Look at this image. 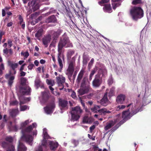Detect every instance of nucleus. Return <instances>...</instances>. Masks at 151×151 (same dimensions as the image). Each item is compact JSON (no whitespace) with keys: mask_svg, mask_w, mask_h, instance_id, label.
<instances>
[{"mask_svg":"<svg viewBox=\"0 0 151 151\" xmlns=\"http://www.w3.org/2000/svg\"><path fill=\"white\" fill-rule=\"evenodd\" d=\"M72 47L73 45L70 43L68 37L65 34H64L61 38L58 45V62L60 68L58 70L61 72L63 67L62 60L61 59L62 50L63 47Z\"/></svg>","mask_w":151,"mask_h":151,"instance_id":"f257e3e1","label":"nucleus"},{"mask_svg":"<svg viewBox=\"0 0 151 151\" xmlns=\"http://www.w3.org/2000/svg\"><path fill=\"white\" fill-rule=\"evenodd\" d=\"M130 14L133 19L137 21L143 17L144 13L143 10L140 7H134L130 10Z\"/></svg>","mask_w":151,"mask_h":151,"instance_id":"f03ea898","label":"nucleus"},{"mask_svg":"<svg viewBox=\"0 0 151 151\" xmlns=\"http://www.w3.org/2000/svg\"><path fill=\"white\" fill-rule=\"evenodd\" d=\"M33 127L31 125H29L25 128L22 130L21 132L22 134V138L27 142L29 144L31 143L33 140L32 136L27 133H29L31 132Z\"/></svg>","mask_w":151,"mask_h":151,"instance_id":"7ed1b4c3","label":"nucleus"},{"mask_svg":"<svg viewBox=\"0 0 151 151\" xmlns=\"http://www.w3.org/2000/svg\"><path fill=\"white\" fill-rule=\"evenodd\" d=\"M103 76L102 70H99L98 73L95 76L92 82V86L93 88H97L100 87L102 82V77Z\"/></svg>","mask_w":151,"mask_h":151,"instance_id":"20e7f679","label":"nucleus"},{"mask_svg":"<svg viewBox=\"0 0 151 151\" xmlns=\"http://www.w3.org/2000/svg\"><path fill=\"white\" fill-rule=\"evenodd\" d=\"M82 112V110L79 106L72 108L70 111L72 119L73 121L78 120Z\"/></svg>","mask_w":151,"mask_h":151,"instance_id":"39448f33","label":"nucleus"},{"mask_svg":"<svg viewBox=\"0 0 151 151\" xmlns=\"http://www.w3.org/2000/svg\"><path fill=\"white\" fill-rule=\"evenodd\" d=\"M31 91V88L28 85L20 87L19 92L22 95H30Z\"/></svg>","mask_w":151,"mask_h":151,"instance_id":"423d86ee","label":"nucleus"},{"mask_svg":"<svg viewBox=\"0 0 151 151\" xmlns=\"http://www.w3.org/2000/svg\"><path fill=\"white\" fill-rule=\"evenodd\" d=\"M56 82L59 86L61 87L59 89L60 90H62L64 86L63 84L65 83V78L61 75H59L58 76L56 77Z\"/></svg>","mask_w":151,"mask_h":151,"instance_id":"0eeeda50","label":"nucleus"},{"mask_svg":"<svg viewBox=\"0 0 151 151\" xmlns=\"http://www.w3.org/2000/svg\"><path fill=\"white\" fill-rule=\"evenodd\" d=\"M5 78L8 80V85L10 87H11L14 82V80L15 78V76L12 74L11 71L5 75Z\"/></svg>","mask_w":151,"mask_h":151,"instance_id":"6e6552de","label":"nucleus"},{"mask_svg":"<svg viewBox=\"0 0 151 151\" xmlns=\"http://www.w3.org/2000/svg\"><path fill=\"white\" fill-rule=\"evenodd\" d=\"M55 107V104H47L44 108L45 112L47 114H51L53 112Z\"/></svg>","mask_w":151,"mask_h":151,"instance_id":"1a4fd4ad","label":"nucleus"},{"mask_svg":"<svg viewBox=\"0 0 151 151\" xmlns=\"http://www.w3.org/2000/svg\"><path fill=\"white\" fill-rule=\"evenodd\" d=\"M90 88V85L80 86V88L78 91L80 95H83L88 93L89 91Z\"/></svg>","mask_w":151,"mask_h":151,"instance_id":"9d476101","label":"nucleus"},{"mask_svg":"<svg viewBox=\"0 0 151 151\" xmlns=\"http://www.w3.org/2000/svg\"><path fill=\"white\" fill-rule=\"evenodd\" d=\"M61 32L60 30H58L56 32L54 31L53 30H52L51 31V34L52 35V37L53 39L52 43L53 44H55L56 43L57 39L58 37Z\"/></svg>","mask_w":151,"mask_h":151,"instance_id":"9b49d317","label":"nucleus"},{"mask_svg":"<svg viewBox=\"0 0 151 151\" xmlns=\"http://www.w3.org/2000/svg\"><path fill=\"white\" fill-rule=\"evenodd\" d=\"M134 107H132L131 108V114L132 116L136 114L139 111H140L142 110V107L145 106L144 104L141 106H139V104H135Z\"/></svg>","mask_w":151,"mask_h":151,"instance_id":"f8f14e48","label":"nucleus"},{"mask_svg":"<svg viewBox=\"0 0 151 151\" xmlns=\"http://www.w3.org/2000/svg\"><path fill=\"white\" fill-rule=\"evenodd\" d=\"M31 0L28 3V6L29 8H32L33 11L34 12L36 10L38 9L36 0Z\"/></svg>","mask_w":151,"mask_h":151,"instance_id":"ddd939ff","label":"nucleus"},{"mask_svg":"<svg viewBox=\"0 0 151 151\" xmlns=\"http://www.w3.org/2000/svg\"><path fill=\"white\" fill-rule=\"evenodd\" d=\"M86 73L85 69V68H82L79 72L76 79V81L78 83L80 82L81 81L84 74Z\"/></svg>","mask_w":151,"mask_h":151,"instance_id":"4468645a","label":"nucleus"},{"mask_svg":"<svg viewBox=\"0 0 151 151\" xmlns=\"http://www.w3.org/2000/svg\"><path fill=\"white\" fill-rule=\"evenodd\" d=\"M118 121L119 120L118 119H116L114 120V121H110L109 122L107 123L106 125L104 127L105 130L106 131L110 129L113 126L115 123Z\"/></svg>","mask_w":151,"mask_h":151,"instance_id":"2eb2a0df","label":"nucleus"},{"mask_svg":"<svg viewBox=\"0 0 151 151\" xmlns=\"http://www.w3.org/2000/svg\"><path fill=\"white\" fill-rule=\"evenodd\" d=\"M57 19L55 15H52L49 17L45 20L46 23H55L57 21Z\"/></svg>","mask_w":151,"mask_h":151,"instance_id":"dca6fc26","label":"nucleus"},{"mask_svg":"<svg viewBox=\"0 0 151 151\" xmlns=\"http://www.w3.org/2000/svg\"><path fill=\"white\" fill-rule=\"evenodd\" d=\"M50 146V148L51 150H55L58 147V144L57 142H55L52 141H50L49 143Z\"/></svg>","mask_w":151,"mask_h":151,"instance_id":"f3484780","label":"nucleus"},{"mask_svg":"<svg viewBox=\"0 0 151 151\" xmlns=\"http://www.w3.org/2000/svg\"><path fill=\"white\" fill-rule=\"evenodd\" d=\"M51 39V36L50 35H48L42 39L43 43L44 45H46V47L47 46V44L50 42Z\"/></svg>","mask_w":151,"mask_h":151,"instance_id":"a211bd4d","label":"nucleus"},{"mask_svg":"<svg viewBox=\"0 0 151 151\" xmlns=\"http://www.w3.org/2000/svg\"><path fill=\"white\" fill-rule=\"evenodd\" d=\"M93 121V119L91 117H88L87 116H85L83 119V122L84 123H92Z\"/></svg>","mask_w":151,"mask_h":151,"instance_id":"6ab92c4d","label":"nucleus"},{"mask_svg":"<svg viewBox=\"0 0 151 151\" xmlns=\"http://www.w3.org/2000/svg\"><path fill=\"white\" fill-rule=\"evenodd\" d=\"M129 111V109H128L122 112V118H125L128 120L130 118V114Z\"/></svg>","mask_w":151,"mask_h":151,"instance_id":"aec40b11","label":"nucleus"},{"mask_svg":"<svg viewBox=\"0 0 151 151\" xmlns=\"http://www.w3.org/2000/svg\"><path fill=\"white\" fill-rule=\"evenodd\" d=\"M123 119L119 122L112 129L113 131H115L117 128H118L121 125L125 122L128 119H125V118H123Z\"/></svg>","mask_w":151,"mask_h":151,"instance_id":"412c9836","label":"nucleus"},{"mask_svg":"<svg viewBox=\"0 0 151 151\" xmlns=\"http://www.w3.org/2000/svg\"><path fill=\"white\" fill-rule=\"evenodd\" d=\"M10 115L14 118L19 113V111L17 109H12L10 111Z\"/></svg>","mask_w":151,"mask_h":151,"instance_id":"4be33fe9","label":"nucleus"},{"mask_svg":"<svg viewBox=\"0 0 151 151\" xmlns=\"http://www.w3.org/2000/svg\"><path fill=\"white\" fill-rule=\"evenodd\" d=\"M125 96L124 95L120 94L117 97L116 101L117 103H121L124 101L125 99Z\"/></svg>","mask_w":151,"mask_h":151,"instance_id":"5701e85b","label":"nucleus"},{"mask_svg":"<svg viewBox=\"0 0 151 151\" xmlns=\"http://www.w3.org/2000/svg\"><path fill=\"white\" fill-rule=\"evenodd\" d=\"M75 65V63L74 61H70L69 63V65L67 69L74 71Z\"/></svg>","mask_w":151,"mask_h":151,"instance_id":"b1692460","label":"nucleus"},{"mask_svg":"<svg viewBox=\"0 0 151 151\" xmlns=\"http://www.w3.org/2000/svg\"><path fill=\"white\" fill-rule=\"evenodd\" d=\"M88 81L87 76L85 75L81 81L80 86H86L87 85H90L89 84H87V82Z\"/></svg>","mask_w":151,"mask_h":151,"instance_id":"393cba45","label":"nucleus"},{"mask_svg":"<svg viewBox=\"0 0 151 151\" xmlns=\"http://www.w3.org/2000/svg\"><path fill=\"white\" fill-rule=\"evenodd\" d=\"M27 150V148L24 145L19 142L18 146V151H26Z\"/></svg>","mask_w":151,"mask_h":151,"instance_id":"a878e982","label":"nucleus"},{"mask_svg":"<svg viewBox=\"0 0 151 151\" xmlns=\"http://www.w3.org/2000/svg\"><path fill=\"white\" fill-rule=\"evenodd\" d=\"M103 9L105 12L111 13L112 12L111 5L110 4H105Z\"/></svg>","mask_w":151,"mask_h":151,"instance_id":"bb28decb","label":"nucleus"},{"mask_svg":"<svg viewBox=\"0 0 151 151\" xmlns=\"http://www.w3.org/2000/svg\"><path fill=\"white\" fill-rule=\"evenodd\" d=\"M100 107L99 106H95L93 108H91V111L94 113H97L98 111L99 113L101 114V111L103 110L100 109Z\"/></svg>","mask_w":151,"mask_h":151,"instance_id":"cd10ccee","label":"nucleus"},{"mask_svg":"<svg viewBox=\"0 0 151 151\" xmlns=\"http://www.w3.org/2000/svg\"><path fill=\"white\" fill-rule=\"evenodd\" d=\"M43 29H39L37 32L35 34V37L37 38L39 40L40 38L41 37L42 34Z\"/></svg>","mask_w":151,"mask_h":151,"instance_id":"c85d7f7f","label":"nucleus"},{"mask_svg":"<svg viewBox=\"0 0 151 151\" xmlns=\"http://www.w3.org/2000/svg\"><path fill=\"white\" fill-rule=\"evenodd\" d=\"M107 92H106L105 93L103 98L101 100L100 102L101 104H104V103H108V100L107 97Z\"/></svg>","mask_w":151,"mask_h":151,"instance_id":"c756f323","label":"nucleus"},{"mask_svg":"<svg viewBox=\"0 0 151 151\" xmlns=\"http://www.w3.org/2000/svg\"><path fill=\"white\" fill-rule=\"evenodd\" d=\"M42 98L44 102H46L49 98L48 93L46 92H42Z\"/></svg>","mask_w":151,"mask_h":151,"instance_id":"7c9ffc66","label":"nucleus"},{"mask_svg":"<svg viewBox=\"0 0 151 151\" xmlns=\"http://www.w3.org/2000/svg\"><path fill=\"white\" fill-rule=\"evenodd\" d=\"M120 0H112V2L114 3L112 4L113 9H115L116 8L119 6L120 4L119 3H116V2H117Z\"/></svg>","mask_w":151,"mask_h":151,"instance_id":"2f4dec72","label":"nucleus"},{"mask_svg":"<svg viewBox=\"0 0 151 151\" xmlns=\"http://www.w3.org/2000/svg\"><path fill=\"white\" fill-rule=\"evenodd\" d=\"M75 51L73 50H69L67 52V58L68 60H70L71 57L74 53Z\"/></svg>","mask_w":151,"mask_h":151,"instance_id":"473e14b6","label":"nucleus"},{"mask_svg":"<svg viewBox=\"0 0 151 151\" xmlns=\"http://www.w3.org/2000/svg\"><path fill=\"white\" fill-rule=\"evenodd\" d=\"M74 71L68 69L67 70L66 74L67 75L68 79L70 80L71 78Z\"/></svg>","mask_w":151,"mask_h":151,"instance_id":"72a5a7b5","label":"nucleus"},{"mask_svg":"<svg viewBox=\"0 0 151 151\" xmlns=\"http://www.w3.org/2000/svg\"><path fill=\"white\" fill-rule=\"evenodd\" d=\"M29 123V120H27L24 122L22 123L21 124V129H22V130L24 129V128Z\"/></svg>","mask_w":151,"mask_h":151,"instance_id":"f704fd0d","label":"nucleus"},{"mask_svg":"<svg viewBox=\"0 0 151 151\" xmlns=\"http://www.w3.org/2000/svg\"><path fill=\"white\" fill-rule=\"evenodd\" d=\"M27 80L24 78H22L21 79V84L22 85V86H26L27 85L26 84Z\"/></svg>","mask_w":151,"mask_h":151,"instance_id":"c9c22d12","label":"nucleus"},{"mask_svg":"<svg viewBox=\"0 0 151 151\" xmlns=\"http://www.w3.org/2000/svg\"><path fill=\"white\" fill-rule=\"evenodd\" d=\"M40 78L38 77H37L35 81V85L37 88L40 86Z\"/></svg>","mask_w":151,"mask_h":151,"instance_id":"e433bc0d","label":"nucleus"},{"mask_svg":"<svg viewBox=\"0 0 151 151\" xmlns=\"http://www.w3.org/2000/svg\"><path fill=\"white\" fill-rule=\"evenodd\" d=\"M59 107L61 110H66L68 109L67 104H59Z\"/></svg>","mask_w":151,"mask_h":151,"instance_id":"4c0bfd02","label":"nucleus"},{"mask_svg":"<svg viewBox=\"0 0 151 151\" xmlns=\"http://www.w3.org/2000/svg\"><path fill=\"white\" fill-rule=\"evenodd\" d=\"M10 145L6 142L4 141L2 142L1 146L4 148H8Z\"/></svg>","mask_w":151,"mask_h":151,"instance_id":"58836bf2","label":"nucleus"},{"mask_svg":"<svg viewBox=\"0 0 151 151\" xmlns=\"http://www.w3.org/2000/svg\"><path fill=\"white\" fill-rule=\"evenodd\" d=\"M6 151H15L14 146L13 145H10L7 148Z\"/></svg>","mask_w":151,"mask_h":151,"instance_id":"ea45409f","label":"nucleus"},{"mask_svg":"<svg viewBox=\"0 0 151 151\" xmlns=\"http://www.w3.org/2000/svg\"><path fill=\"white\" fill-rule=\"evenodd\" d=\"M46 82L48 85H50L51 86L54 85V81L53 80H49L47 79L46 80Z\"/></svg>","mask_w":151,"mask_h":151,"instance_id":"a19ab883","label":"nucleus"},{"mask_svg":"<svg viewBox=\"0 0 151 151\" xmlns=\"http://www.w3.org/2000/svg\"><path fill=\"white\" fill-rule=\"evenodd\" d=\"M108 84L109 85H111L113 83V80L111 75L108 81Z\"/></svg>","mask_w":151,"mask_h":151,"instance_id":"79ce46f5","label":"nucleus"},{"mask_svg":"<svg viewBox=\"0 0 151 151\" xmlns=\"http://www.w3.org/2000/svg\"><path fill=\"white\" fill-rule=\"evenodd\" d=\"M5 139L6 141L10 143L12 142L13 141V139L11 136L7 137H6Z\"/></svg>","mask_w":151,"mask_h":151,"instance_id":"37998d69","label":"nucleus"},{"mask_svg":"<svg viewBox=\"0 0 151 151\" xmlns=\"http://www.w3.org/2000/svg\"><path fill=\"white\" fill-rule=\"evenodd\" d=\"M21 55L24 56L25 58H27L29 55V53L28 51H26L25 52H21Z\"/></svg>","mask_w":151,"mask_h":151,"instance_id":"c03bdc74","label":"nucleus"},{"mask_svg":"<svg viewBox=\"0 0 151 151\" xmlns=\"http://www.w3.org/2000/svg\"><path fill=\"white\" fill-rule=\"evenodd\" d=\"M24 103L22 102L21 101L20 104H23V103H27L31 99L30 97H29L28 98L24 97Z\"/></svg>","mask_w":151,"mask_h":151,"instance_id":"a18cd8bd","label":"nucleus"},{"mask_svg":"<svg viewBox=\"0 0 151 151\" xmlns=\"http://www.w3.org/2000/svg\"><path fill=\"white\" fill-rule=\"evenodd\" d=\"M101 109L103 110L101 111V114H103L104 115H105L106 113L109 114L111 112V111H107L105 109Z\"/></svg>","mask_w":151,"mask_h":151,"instance_id":"49530a36","label":"nucleus"},{"mask_svg":"<svg viewBox=\"0 0 151 151\" xmlns=\"http://www.w3.org/2000/svg\"><path fill=\"white\" fill-rule=\"evenodd\" d=\"M44 136L43 138L44 139H48L49 137V136L47 133L46 131H44L43 132Z\"/></svg>","mask_w":151,"mask_h":151,"instance_id":"de8ad7c7","label":"nucleus"},{"mask_svg":"<svg viewBox=\"0 0 151 151\" xmlns=\"http://www.w3.org/2000/svg\"><path fill=\"white\" fill-rule=\"evenodd\" d=\"M59 104H68V101L64 100H63L61 99H59Z\"/></svg>","mask_w":151,"mask_h":151,"instance_id":"09e8293b","label":"nucleus"},{"mask_svg":"<svg viewBox=\"0 0 151 151\" xmlns=\"http://www.w3.org/2000/svg\"><path fill=\"white\" fill-rule=\"evenodd\" d=\"M19 24H21L23 23L24 22H23V19L22 17L20 15H19Z\"/></svg>","mask_w":151,"mask_h":151,"instance_id":"8fccbe9b","label":"nucleus"},{"mask_svg":"<svg viewBox=\"0 0 151 151\" xmlns=\"http://www.w3.org/2000/svg\"><path fill=\"white\" fill-rule=\"evenodd\" d=\"M33 11V10L32 9L29 7L26 13L27 17L28 15L31 14Z\"/></svg>","mask_w":151,"mask_h":151,"instance_id":"3c124183","label":"nucleus"},{"mask_svg":"<svg viewBox=\"0 0 151 151\" xmlns=\"http://www.w3.org/2000/svg\"><path fill=\"white\" fill-rule=\"evenodd\" d=\"M142 3L141 0H134L132 2V4H133L136 5L137 4H140Z\"/></svg>","mask_w":151,"mask_h":151,"instance_id":"603ef678","label":"nucleus"},{"mask_svg":"<svg viewBox=\"0 0 151 151\" xmlns=\"http://www.w3.org/2000/svg\"><path fill=\"white\" fill-rule=\"evenodd\" d=\"M18 65V64L17 63L12 64H11V67L13 70H14L17 67Z\"/></svg>","mask_w":151,"mask_h":151,"instance_id":"864d4df0","label":"nucleus"},{"mask_svg":"<svg viewBox=\"0 0 151 151\" xmlns=\"http://www.w3.org/2000/svg\"><path fill=\"white\" fill-rule=\"evenodd\" d=\"M20 105V108L21 111H24L27 109V106L26 105L21 106V104Z\"/></svg>","mask_w":151,"mask_h":151,"instance_id":"5fc2aeb1","label":"nucleus"},{"mask_svg":"<svg viewBox=\"0 0 151 151\" xmlns=\"http://www.w3.org/2000/svg\"><path fill=\"white\" fill-rule=\"evenodd\" d=\"M83 64L85 65H86L87 63V58L85 56H83Z\"/></svg>","mask_w":151,"mask_h":151,"instance_id":"6e6d98bb","label":"nucleus"},{"mask_svg":"<svg viewBox=\"0 0 151 151\" xmlns=\"http://www.w3.org/2000/svg\"><path fill=\"white\" fill-rule=\"evenodd\" d=\"M115 88L114 87H113L110 89L109 94L110 96L112 95L113 94V93L114 90Z\"/></svg>","mask_w":151,"mask_h":151,"instance_id":"4d7b16f0","label":"nucleus"},{"mask_svg":"<svg viewBox=\"0 0 151 151\" xmlns=\"http://www.w3.org/2000/svg\"><path fill=\"white\" fill-rule=\"evenodd\" d=\"M97 70V69L96 68H94L93 70H92L91 71V73L90 74V75L93 76L94 74L96 72Z\"/></svg>","mask_w":151,"mask_h":151,"instance_id":"13d9d810","label":"nucleus"},{"mask_svg":"<svg viewBox=\"0 0 151 151\" xmlns=\"http://www.w3.org/2000/svg\"><path fill=\"white\" fill-rule=\"evenodd\" d=\"M125 107V106L124 105H122L121 106H119L117 108V109L118 110L119 109H124Z\"/></svg>","mask_w":151,"mask_h":151,"instance_id":"bf43d9fd","label":"nucleus"},{"mask_svg":"<svg viewBox=\"0 0 151 151\" xmlns=\"http://www.w3.org/2000/svg\"><path fill=\"white\" fill-rule=\"evenodd\" d=\"M34 66L35 65L33 64H30L28 66V68L29 70H31Z\"/></svg>","mask_w":151,"mask_h":151,"instance_id":"052dcab7","label":"nucleus"},{"mask_svg":"<svg viewBox=\"0 0 151 151\" xmlns=\"http://www.w3.org/2000/svg\"><path fill=\"white\" fill-rule=\"evenodd\" d=\"M109 1V0H102L101 1L99 2V3L100 4H101L106 3H108Z\"/></svg>","mask_w":151,"mask_h":151,"instance_id":"680f3d73","label":"nucleus"},{"mask_svg":"<svg viewBox=\"0 0 151 151\" xmlns=\"http://www.w3.org/2000/svg\"><path fill=\"white\" fill-rule=\"evenodd\" d=\"M71 96L74 99L76 97L75 92L74 91H72V93Z\"/></svg>","mask_w":151,"mask_h":151,"instance_id":"e2e57ef3","label":"nucleus"},{"mask_svg":"<svg viewBox=\"0 0 151 151\" xmlns=\"http://www.w3.org/2000/svg\"><path fill=\"white\" fill-rule=\"evenodd\" d=\"M73 143L76 146L78 144V141L76 140H73L72 141Z\"/></svg>","mask_w":151,"mask_h":151,"instance_id":"0e129e2a","label":"nucleus"},{"mask_svg":"<svg viewBox=\"0 0 151 151\" xmlns=\"http://www.w3.org/2000/svg\"><path fill=\"white\" fill-rule=\"evenodd\" d=\"M56 10H52V9H50V11L47 13L48 15L50 14L54 13H55Z\"/></svg>","mask_w":151,"mask_h":151,"instance_id":"69168bd1","label":"nucleus"},{"mask_svg":"<svg viewBox=\"0 0 151 151\" xmlns=\"http://www.w3.org/2000/svg\"><path fill=\"white\" fill-rule=\"evenodd\" d=\"M96 126L95 125H93L91 126L90 128V131L92 132L95 129Z\"/></svg>","mask_w":151,"mask_h":151,"instance_id":"338daca9","label":"nucleus"},{"mask_svg":"<svg viewBox=\"0 0 151 151\" xmlns=\"http://www.w3.org/2000/svg\"><path fill=\"white\" fill-rule=\"evenodd\" d=\"M94 61V60L93 58L91 59V60L89 62V63H88V65L89 66H91L92 65Z\"/></svg>","mask_w":151,"mask_h":151,"instance_id":"774afa93","label":"nucleus"}]
</instances>
